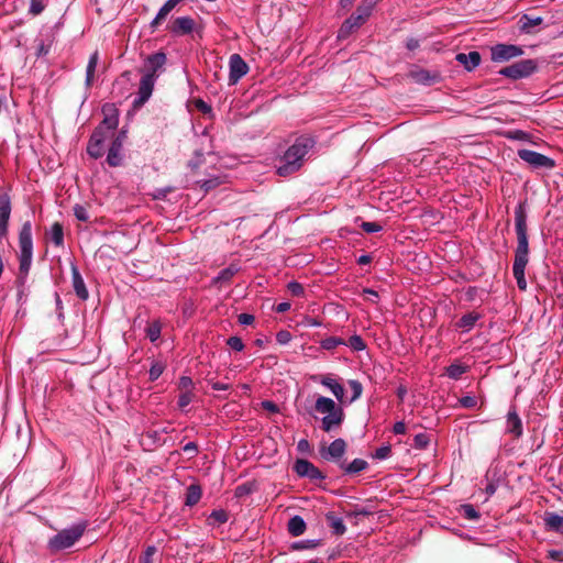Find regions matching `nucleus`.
I'll return each instance as SVG.
<instances>
[{
	"label": "nucleus",
	"instance_id": "f257e3e1",
	"mask_svg": "<svg viewBox=\"0 0 563 563\" xmlns=\"http://www.w3.org/2000/svg\"><path fill=\"white\" fill-rule=\"evenodd\" d=\"M515 228L517 234V247L515 252L512 273L518 288L520 290H526L527 280L525 277V269L529 261V243L527 234V217L522 206H519L515 210Z\"/></svg>",
	"mask_w": 563,
	"mask_h": 563
},
{
	"label": "nucleus",
	"instance_id": "f03ea898",
	"mask_svg": "<svg viewBox=\"0 0 563 563\" xmlns=\"http://www.w3.org/2000/svg\"><path fill=\"white\" fill-rule=\"evenodd\" d=\"M311 147L312 142L309 139H297L285 152L282 164L277 167V174L286 177L297 172L302 166L303 158Z\"/></svg>",
	"mask_w": 563,
	"mask_h": 563
},
{
	"label": "nucleus",
	"instance_id": "7ed1b4c3",
	"mask_svg": "<svg viewBox=\"0 0 563 563\" xmlns=\"http://www.w3.org/2000/svg\"><path fill=\"white\" fill-rule=\"evenodd\" d=\"M19 280L24 284L30 273L33 261L32 224L30 221L23 223L19 233Z\"/></svg>",
	"mask_w": 563,
	"mask_h": 563
},
{
	"label": "nucleus",
	"instance_id": "20e7f679",
	"mask_svg": "<svg viewBox=\"0 0 563 563\" xmlns=\"http://www.w3.org/2000/svg\"><path fill=\"white\" fill-rule=\"evenodd\" d=\"M87 525L78 522L60 530L48 540V548L52 551H63L73 547L84 534Z\"/></svg>",
	"mask_w": 563,
	"mask_h": 563
},
{
	"label": "nucleus",
	"instance_id": "39448f33",
	"mask_svg": "<svg viewBox=\"0 0 563 563\" xmlns=\"http://www.w3.org/2000/svg\"><path fill=\"white\" fill-rule=\"evenodd\" d=\"M166 62L167 56L165 53L156 52L151 54L144 60V68L142 69V74L144 76L151 75L152 79L157 80V78L165 71Z\"/></svg>",
	"mask_w": 563,
	"mask_h": 563
},
{
	"label": "nucleus",
	"instance_id": "423d86ee",
	"mask_svg": "<svg viewBox=\"0 0 563 563\" xmlns=\"http://www.w3.org/2000/svg\"><path fill=\"white\" fill-rule=\"evenodd\" d=\"M536 68L537 65L532 59H523L504 67L499 74L511 79H520L530 76Z\"/></svg>",
	"mask_w": 563,
	"mask_h": 563
},
{
	"label": "nucleus",
	"instance_id": "0eeeda50",
	"mask_svg": "<svg viewBox=\"0 0 563 563\" xmlns=\"http://www.w3.org/2000/svg\"><path fill=\"white\" fill-rule=\"evenodd\" d=\"M518 156L533 168L552 169L555 166V162L551 157L531 150H519Z\"/></svg>",
	"mask_w": 563,
	"mask_h": 563
},
{
	"label": "nucleus",
	"instance_id": "6e6552de",
	"mask_svg": "<svg viewBox=\"0 0 563 563\" xmlns=\"http://www.w3.org/2000/svg\"><path fill=\"white\" fill-rule=\"evenodd\" d=\"M156 80L150 76H144L140 79L136 98L133 100V108L139 109L151 98Z\"/></svg>",
	"mask_w": 563,
	"mask_h": 563
},
{
	"label": "nucleus",
	"instance_id": "1a4fd4ad",
	"mask_svg": "<svg viewBox=\"0 0 563 563\" xmlns=\"http://www.w3.org/2000/svg\"><path fill=\"white\" fill-rule=\"evenodd\" d=\"M492 59L494 62H507L522 54L521 47L512 44H497L492 47Z\"/></svg>",
	"mask_w": 563,
	"mask_h": 563
},
{
	"label": "nucleus",
	"instance_id": "9d476101",
	"mask_svg": "<svg viewBox=\"0 0 563 563\" xmlns=\"http://www.w3.org/2000/svg\"><path fill=\"white\" fill-rule=\"evenodd\" d=\"M229 68V81L232 85L236 84L249 71L247 64L239 54H233L230 56Z\"/></svg>",
	"mask_w": 563,
	"mask_h": 563
},
{
	"label": "nucleus",
	"instance_id": "9b49d317",
	"mask_svg": "<svg viewBox=\"0 0 563 563\" xmlns=\"http://www.w3.org/2000/svg\"><path fill=\"white\" fill-rule=\"evenodd\" d=\"M294 471L300 477H307L312 481L323 479L324 475L311 462L305 459H299L295 462Z\"/></svg>",
	"mask_w": 563,
	"mask_h": 563
},
{
	"label": "nucleus",
	"instance_id": "f8f14e48",
	"mask_svg": "<svg viewBox=\"0 0 563 563\" xmlns=\"http://www.w3.org/2000/svg\"><path fill=\"white\" fill-rule=\"evenodd\" d=\"M107 133L102 128H97L87 146L88 154L93 158H99L103 155V142L108 139Z\"/></svg>",
	"mask_w": 563,
	"mask_h": 563
},
{
	"label": "nucleus",
	"instance_id": "ddd939ff",
	"mask_svg": "<svg viewBox=\"0 0 563 563\" xmlns=\"http://www.w3.org/2000/svg\"><path fill=\"white\" fill-rule=\"evenodd\" d=\"M195 20L190 16H179L173 21L167 27L175 36L189 34L195 29Z\"/></svg>",
	"mask_w": 563,
	"mask_h": 563
},
{
	"label": "nucleus",
	"instance_id": "4468645a",
	"mask_svg": "<svg viewBox=\"0 0 563 563\" xmlns=\"http://www.w3.org/2000/svg\"><path fill=\"white\" fill-rule=\"evenodd\" d=\"M11 214V201L8 194H0V238L8 233V223Z\"/></svg>",
	"mask_w": 563,
	"mask_h": 563
},
{
	"label": "nucleus",
	"instance_id": "2eb2a0df",
	"mask_svg": "<svg viewBox=\"0 0 563 563\" xmlns=\"http://www.w3.org/2000/svg\"><path fill=\"white\" fill-rule=\"evenodd\" d=\"M346 451V443L343 439H335L328 448L321 449L320 454L324 460H340Z\"/></svg>",
	"mask_w": 563,
	"mask_h": 563
},
{
	"label": "nucleus",
	"instance_id": "dca6fc26",
	"mask_svg": "<svg viewBox=\"0 0 563 563\" xmlns=\"http://www.w3.org/2000/svg\"><path fill=\"white\" fill-rule=\"evenodd\" d=\"M409 77L417 84L432 85L440 80V74L422 68H416L409 71Z\"/></svg>",
	"mask_w": 563,
	"mask_h": 563
},
{
	"label": "nucleus",
	"instance_id": "f3484780",
	"mask_svg": "<svg viewBox=\"0 0 563 563\" xmlns=\"http://www.w3.org/2000/svg\"><path fill=\"white\" fill-rule=\"evenodd\" d=\"M506 432L512 434L516 438L522 434V421L514 408L508 411L506 419Z\"/></svg>",
	"mask_w": 563,
	"mask_h": 563
},
{
	"label": "nucleus",
	"instance_id": "a211bd4d",
	"mask_svg": "<svg viewBox=\"0 0 563 563\" xmlns=\"http://www.w3.org/2000/svg\"><path fill=\"white\" fill-rule=\"evenodd\" d=\"M183 0H167L158 10L156 16L151 21L150 26L156 30L158 25L167 18V15L175 9V7Z\"/></svg>",
	"mask_w": 563,
	"mask_h": 563
},
{
	"label": "nucleus",
	"instance_id": "6ab92c4d",
	"mask_svg": "<svg viewBox=\"0 0 563 563\" xmlns=\"http://www.w3.org/2000/svg\"><path fill=\"white\" fill-rule=\"evenodd\" d=\"M71 279L73 287L78 298L81 300H87L89 297V292L86 288L85 282L76 266L71 267Z\"/></svg>",
	"mask_w": 563,
	"mask_h": 563
},
{
	"label": "nucleus",
	"instance_id": "aec40b11",
	"mask_svg": "<svg viewBox=\"0 0 563 563\" xmlns=\"http://www.w3.org/2000/svg\"><path fill=\"white\" fill-rule=\"evenodd\" d=\"M455 59L465 67L466 70L471 71L476 68L481 63V54L476 51L465 53H459Z\"/></svg>",
	"mask_w": 563,
	"mask_h": 563
},
{
	"label": "nucleus",
	"instance_id": "412c9836",
	"mask_svg": "<svg viewBox=\"0 0 563 563\" xmlns=\"http://www.w3.org/2000/svg\"><path fill=\"white\" fill-rule=\"evenodd\" d=\"M343 411L341 408H338L335 409L334 411L330 412V413H327L323 418H322V429L325 431V432H329L331 431L333 428L338 427L341 424L342 420H343Z\"/></svg>",
	"mask_w": 563,
	"mask_h": 563
},
{
	"label": "nucleus",
	"instance_id": "4be33fe9",
	"mask_svg": "<svg viewBox=\"0 0 563 563\" xmlns=\"http://www.w3.org/2000/svg\"><path fill=\"white\" fill-rule=\"evenodd\" d=\"M320 383L329 388L339 401H343L344 388L343 386L330 375L322 376Z\"/></svg>",
	"mask_w": 563,
	"mask_h": 563
},
{
	"label": "nucleus",
	"instance_id": "5701e85b",
	"mask_svg": "<svg viewBox=\"0 0 563 563\" xmlns=\"http://www.w3.org/2000/svg\"><path fill=\"white\" fill-rule=\"evenodd\" d=\"M544 525L550 531L563 533V516L556 512H545Z\"/></svg>",
	"mask_w": 563,
	"mask_h": 563
},
{
	"label": "nucleus",
	"instance_id": "b1692460",
	"mask_svg": "<svg viewBox=\"0 0 563 563\" xmlns=\"http://www.w3.org/2000/svg\"><path fill=\"white\" fill-rule=\"evenodd\" d=\"M361 25H363V23L361 21H357L355 19V15L352 14L341 25V27L338 32V38H340V40L346 38L352 32L357 30Z\"/></svg>",
	"mask_w": 563,
	"mask_h": 563
},
{
	"label": "nucleus",
	"instance_id": "393cba45",
	"mask_svg": "<svg viewBox=\"0 0 563 563\" xmlns=\"http://www.w3.org/2000/svg\"><path fill=\"white\" fill-rule=\"evenodd\" d=\"M481 319V314L472 311L461 317L457 321L456 327L461 329L463 332H470L476 324V322Z\"/></svg>",
	"mask_w": 563,
	"mask_h": 563
},
{
	"label": "nucleus",
	"instance_id": "a878e982",
	"mask_svg": "<svg viewBox=\"0 0 563 563\" xmlns=\"http://www.w3.org/2000/svg\"><path fill=\"white\" fill-rule=\"evenodd\" d=\"M121 150L122 141H113L107 155V162L110 166H119L121 164Z\"/></svg>",
	"mask_w": 563,
	"mask_h": 563
},
{
	"label": "nucleus",
	"instance_id": "bb28decb",
	"mask_svg": "<svg viewBox=\"0 0 563 563\" xmlns=\"http://www.w3.org/2000/svg\"><path fill=\"white\" fill-rule=\"evenodd\" d=\"M368 466V463L363 459H354L351 463L346 464L344 462L340 463V467L346 473V474H357L366 470Z\"/></svg>",
	"mask_w": 563,
	"mask_h": 563
},
{
	"label": "nucleus",
	"instance_id": "cd10ccee",
	"mask_svg": "<svg viewBox=\"0 0 563 563\" xmlns=\"http://www.w3.org/2000/svg\"><path fill=\"white\" fill-rule=\"evenodd\" d=\"M306 530V522L300 516H294L288 521V532L292 537L301 536Z\"/></svg>",
	"mask_w": 563,
	"mask_h": 563
},
{
	"label": "nucleus",
	"instance_id": "c85d7f7f",
	"mask_svg": "<svg viewBox=\"0 0 563 563\" xmlns=\"http://www.w3.org/2000/svg\"><path fill=\"white\" fill-rule=\"evenodd\" d=\"M314 407L318 412L325 413V415L330 413L339 408L333 399L324 397V396L318 397V399L316 400Z\"/></svg>",
	"mask_w": 563,
	"mask_h": 563
},
{
	"label": "nucleus",
	"instance_id": "c756f323",
	"mask_svg": "<svg viewBox=\"0 0 563 563\" xmlns=\"http://www.w3.org/2000/svg\"><path fill=\"white\" fill-rule=\"evenodd\" d=\"M98 62H99V55H98V52H95L90 55L88 65H87V69H86V86L87 87H90L93 81L95 71H96Z\"/></svg>",
	"mask_w": 563,
	"mask_h": 563
},
{
	"label": "nucleus",
	"instance_id": "7c9ffc66",
	"mask_svg": "<svg viewBox=\"0 0 563 563\" xmlns=\"http://www.w3.org/2000/svg\"><path fill=\"white\" fill-rule=\"evenodd\" d=\"M374 3L372 1H363L362 4L357 7L353 15H355V19L357 21H361L364 24L368 16L371 15Z\"/></svg>",
	"mask_w": 563,
	"mask_h": 563
},
{
	"label": "nucleus",
	"instance_id": "2f4dec72",
	"mask_svg": "<svg viewBox=\"0 0 563 563\" xmlns=\"http://www.w3.org/2000/svg\"><path fill=\"white\" fill-rule=\"evenodd\" d=\"M119 123V118L117 113H112L110 115H106L103 121L98 128H102L103 132L107 133V136H110L113 134L114 130L117 129Z\"/></svg>",
	"mask_w": 563,
	"mask_h": 563
},
{
	"label": "nucleus",
	"instance_id": "473e14b6",
	"mask_svg": "<svg viewBox=\"0 0 563 563\" xmlns=\"http://www.w3.org/2000/svg\"><path fill=\"white\" fill-rule=\"evenodd\" d=\"M201 498V488L199 485H190L187 488L186 494V505L187 506H194L196 505Z\"/></svg>",
	"mask_w": 563,
	"mask_h": 563
},
{
	"label": "nucleus",
	"instance_id": "72a5a7b5",
	"mask_svg": "<svg viewBox=\"0 0 563 563\" xmlns=\"http://www.w3.org/2000/svg\"><path fill=\"white\" fill-rule=\"evenodd\" d=\"M49 236H51L52 242L56 246H62L64 243V232H63L62 224H59L58 222H55L51 228Z\"/></svg>",
	"mask_w": 563,
	"mask_h": 563
},
{
	"label": "nucleus",
	"instance_id": "f704fd0d",
	"mask_svg": "<svg viewBox=\"0 0 563 563\" xmlns=\"http://www.w3.org/2000/svg\"><path fill=\"white\" fill-rule=\"evenodd\" d=\"M542 23V18L540 16H529L527 14L522 15L520 19V27L525 32H530L534 26Z\"/></svg>",
	"mask_w": 563,
	"mask_h": 563
},
{
	"label": "nucleus",
	"instance_id": "c9c22d12",
	"mask_svg": "<svg viewBox=\"0 0 563 563\" xmlns=\"http://www.w3.org/2000/svg\"><path fill=\"white\" fill-rule=\"evenodd\" d=\"M466 371L467 366L454 363L446 367V375L452 379H459Z\"/></svg>",
	"mask_w": 563,
	"mask_h": 563
},
{
	"label": "nucleus",
	"instance_id": "e433bc0d",
	"mask_svg": "<svg viewBox=\"0 0 563 563\" xmlns=\"http://www.w3.org/2000/svg\"><path fill=\"white\" fill-rule=\"evenodd\" d=\"M239 268L235 265H230L229 267L219 272L218 276L214 278V283L229 282L236 273Z\"/></svg>",
	"mask_w": 563,
	"mask_h": 563
},
{
	"label": "nucleus",
	"instance_id": "4c0bfd02",
	"mask_svg": "<svg viewBox=\"0 0 563 563\" xmlns=\"http://www.w3.org/2000/svg\"><path fill=\"white\" fill-rule=\"evenodd\" d=\"M345 344L346 342L343 339L336 336H329L320 342L321 347L324 350H333L339 345Z\"/></svg>",
	"mask_w": 563,
	"mask_h": 563
},
{
	"label": "nucleus",
	"instance_id": "58836bf2",
	"mask_svg": "<svg viewBox=\"0 0 563 563\" xmlns=\"http://www.w3.org/2000/svg\"><path fill=\"white\" fill-rule=\"evenodd\" d=\"M345 345L350 346L355 352L363 351L366 347L364 340L357 334L352 335Z\"/></svg>",
	"mask_w": 563,
	"mask_h": 563
},
{
	"label": "nucleus",
	"instance_id": "ea45409f",
	"mask_svg": "<svg viewBox=\"0 0 563 563\" xmlns=\"http://www.w3.org/2000/svg\"><path fill=\"white\" fill-rule=\"evenodd\" d=\"M330 520V527L332 528L333 532L338 536H342L346 528L341 518L338 517H329Z\"/></svg>",
	"mask_w": 563,
	"mask_h": 563
},
{
	"label": "nucleus",
	"instance_id": "a19ab883",
	"mask_svg": "<svg viewBox=\"0 0 563 563\" xmlns=\"http://www.w3.org/2000/svg\"><path fill=\"white\" fill-rule=\"evenodd\" d=\"M349 386L352 390V397L349 400V402L351 404L361 397L362 391H363V386L358 380H355V379L349 380Z\"/></svg>",
	"mask_w": 563,
	"mask_h": 563
},
{
	"label": "nucleus",
	"instance_id": "79ce46f5",
	"mask_svg": "<svg viewBox=\"0 0 563 563\" xmlns=\"http://www.w3.org/2000/svg\"><path fill=\"white\" fill-rule=\"evenodd\" d=\"M460 511L468 520H477L479 518V512L472 505H462Z\"/></svg>",
	"mask_w": 563,
	"mask_h": 563
},
{
	"label": "nucleus",
	"instance_id": "37998d69",
	"mask_svg": "<svg viewBox=\"0 0 563 563\" xmlns=\"http://www.w3.org/2000/svg\"><path fill=\"white\" fill-rule=\"evenodd\" d=\"M46 7V0H31L29 12L32 15L41 14Z\"/></svg>",
	"mask_w": 563,
	"mask_h": 563
},
{
	"label": "nucleus",
	"instance_id": "c03bdc74",
	"mask_svg": "<svg viewBox=\"0 0 563 563\" xmlns=\"http://www.w3.org/2000/svg\"><path fill=\"white\" fill-rule=\"evenodd\" d=\"M430 443V437L427 433H418L413 438V446L416 449H426Z\"/></svg>",
	"mask_w": 563,
	"mask_h": 563
},
{
	"label": "nucleus",
	"instance_id": "a18cd8bd",
	"mask_svg": "<svg viewBox=\"0 0 563 563\" xmlns=\"http://www.w3.org/2000/svg\"><path fill=\"white\" fill-rule=\"evenodd\" d=\"M165 365L161 362L152 363L148 375L151 380H156L164 372Z\"/></svg>",
	"mask_w": 563,
	"mask_h": 563
},
{
	"label": "nucleus",
	"instance_id": "49530a36",
	"mask_svg": "<svg viewBox=\"0 0 563 563\" xmlns=\"http://www.w3.org/2000/svg\"><path fill=\"white\" fill-rule=\"evenodd\" d=\"M74 214L76 219L79 221L87 222L89 220L88 210L86 209V207L81 205H76L74 207Z\"/></svg>",
	"mask_w": 563,
	"mask_h": 563
},
{
	"label": "nucleus",
	"instance_id": "de8ad7c7",
	"mask_svg": "<svg viewBox=\"0 0 563 563\" xmlns=\"http://www.w3.org/2000/svg\"><path fill=\"white\" fill-rule=\"evenodd\" d=\"M210 519H212L214 522L221 525L225 523L229 519V516L227 511L223 509L213 510L210 515Z\"/></svg>",
	"mask_w": 563,
	"mask_h": 563
},
{
	"label": "nucleus",
	"instance_id": "09e8293b",
	"mask_svg": "<svg viewBox=\"0 0 563 563\" xmlns=\"http://www.w3.org/2000/svg\"><path fill=\"white\" fill-rule=\"evenodd\" d=\"M318 545V541L316 540H301L295 542L291 548L294 550H305V549H311Z\"/></svg>",
	"mask_w": 563,
	"mask_h": 563
},
{
	"label": "nucleus",
	"instance_id": "8fccbe9b",
	"mask_svg": "<svg viewBox=\"0 0 563 563\" xmlns=\"http://www.w3.org/2000/svg\"><path fill=\"white\" fill-rule=\"evenodd\" d=\"M191 400H192L191 390L181 393L178 398L179 408H181V409L186 408L191 402Z\"/></svg>",
	"mask_w": 563,
	"mask_h": 563
},
{
	"label": "nucleus",
	"instance_id": "3c124183",
	"mask_svg": "<svg viewBox=\"0 0 563 563\" xmlns=\"http://www.w3.org/2000/svg\"><path fill=\"white\" fill-rule=\"evenodd\" d=\"M227 344L234 351H242L244 349V343L239 336H230L227 341Z\"/></svg>",
	"mask_w": 563,
	"mask_h": 563
},
{
	"label": "nucleus",
	"instance_id": "603ef678",
	"mask_svg": "<svg viewBox=\"0 0 563 563\" xmlns=\"http://www.w3.org/2000/svg\"><path fill=\"white\" fill-rule=\"evenodd\" d=\"M390 452L391 449L389 445H383L375 451L373 456L377 460H385L390 455Z\"/></svg>",
	"mask_w": 563,
	"mask_h": 563
},
{
	"label": "nucleus",
	"instance_id": "864d4df0",
	"mask_svg": "<svg viewBox=\"0 0 563 563\" xmlns=\"http://www.w3.org/2000/svg\"><path fill=\"white\" fill-rule=\"evenodd\" d=\"M156 552V548L154 545H150L146 548L143 556L141 558L140 563H153V555Z\"/></svg>",
	"mask_w": 563,
	"mask_h": 563
},
{
	"label": "nucleus",
	"instance_id": "5fc2aeb1",
	"mask_svg": "<svg viewBox=\"0 0 563 563\" xmlns=\"http://www.w3.org/2000/svg\"><path fill=\"white\" fill-rule=\"evenodd\" d=\"M161 335V328L158 324H152L147 329V336L152 342H155Z\"/></svg>",
	"mask_w": 563,
	"mask_h": 563
},
{
	"label": "nucleus",
	"instance_id": "6e6d98bb",
	"mask_svg": "<svg viewBox=\"0 0 563 563\" xmlns=\"http://www.w3.org/2000/svg\"><path fill=\"white\" fill-rule=\"evenodd\" d=\"M361 228L366 232V233H375V232H378L382 230V227L376 223V222H363L361 224Z\"/></svg>",
	"mask_w": 563,
	"mask_h": 563
},
{
	"label": "nucleus",
	"instance_id": "4d7b16f0",
	"mask_svg": "<svg viewBox=\"0 0 563 563\" xmlns=\"http://www.w3.org/2000/svg\"><path fill=\"white\" fill-rule=\"evenodd\" d=\"M288 290L291 292V295L294 296H301L303 294V287L301 284L297 283V282H290L288 284Z\"/></svg>",
	"mask_w": 563,
	"mask_h": 563
},
{
	"label": "nucleus",
	"instance_id": "13d9d810",
	"mask_svg": "<svg viewBox=\"0 0 563 563\" xmlns=\"http://www.w3.org/2000/svg\"><path fill=\"white\" fill-rule=\"evenodd\" d=\"M200 183H201V187L205 188V190H210V189L217 187L220 184V180L218 177H214V178L202 180Z\"/></svg>",
	"mask_w": 563,
	"mask_h": 563
},
{
	"label": "nucleus",
	"instance_id": "bf43d9fd",
	"mask_svg": "<svg viewBox=\"0 0 563 563\" xmlns=\"http://www.w3.org/2000/svg\"><path fill=\"white\" fill-rule=\"evenodd\" d=\"M192 387V379L188 376H181L179 378V388L184 391L190 390Z\"/></svg>",
	"mask_w": 563,
	"mask_h": 563
},
{
	"label": "nucleus",
	"instance_id": "052dcab7",
	"mask_svg": "<svg viewBox=\"0 0 563 563\" xmlns=\"http://www.w3.org/2000/svg\"><path fill=\"white\" fill-rule=\"evenodd\" d=\"M460 404L464 408H473L476 406V399H475V397H472V396H464L460 399Z\"/></svg>",
	"mask_w": 563,
	"mask_h": 563
},
{
	"label": "nucleus",
	"instance_id": "680f3d73",
	"mask_svg": "<svg viewBox=\"0 0 563 563\" xmlns=\"http://www.w3.org/2000/svg\"><path fill=\"white\" fill-rule=\"evenodd\" d=\"M239 322L242 324V325H250L254 322V317L250 313H241L239 316Z\"/></svg>",
	"mask_w": 563,
	"mask_h": 563
},
{
	"label": "nucleus",
	"instance_id": "e2e57ef3",
	"mask_svg": "<svg viewBox=\"0 0 563 563\" xmlns=\"http://www.w3.org/2000/svg\"><path fill=\"white\" fill-rule=\"evenodd\" d=\"M276 339H277V342H278V343H280V344H287V343L290 341L291 335H290V333H289V332H287V331H280V332H278V333H277Z\"/></svg>",
	"mask_w": 563,
	"mask_h": 563
},
{
	"label": "nucleus",
	"instance_id": "0e129e2a",
	"mask_svg": "<svg viewBox=\"0 0 563 563\" xmlns=\"http://www.w3.org/2000/svg\"><path fill=\"white\" fill-rule=\"evenodd\" d=\"M262 407L269 412H278L279 410L278 406L271 400L263 401Z\"/></svg>",
	"mask_w": 563,
	"mask_h": 563
},
{
	"label": "nucleus",
	"instance_id": "69168bd1",
	"mask_svg": "<svg viewBox=\"0 0 563 563\" xmlns=\"http://www.w3.org/2000/svg\"><path fill=\"white\" fill-rule=\"evenodd\" d=\"M394 433L404 434L406 432V424L402 421H397L393 428Z\"/></svg>",
	"mask_w": 563,
	"mask_h": 563
},
{
	"label": "nucleus",
	"instance_id": "338daca9",
	"mask_svg": "<svg viewBox=\"0 0 563 563\" xmlns=\"http://www.w3.org/2000/svg\"><path fill=\"white\" fill-rule=\"evenodd\" d=\"M170 188L167 187V188H162V189H157L154 194V198L155 199H163L167 196L168 192H170Z\"/></svg>",
	"mask_w": 563,
	"mask_h": 563
},
{
	"label": "nucleus",
	"instance_id": "774afa93",
	"mask_svg": "<svg viewBox=\"0 0 563 563\" xmlns=\"http://www.w3.org/2000/svg\"><path fill=\"white\" fill-rule=\"evenodd\" d=\"M406 47L409 49V51H413L416 48L419 47V41L417 38H408L407 42H406Z\"/></svg>",
	"mask_w": 563,
	"mask_h": 563
}]
</instances>
